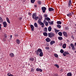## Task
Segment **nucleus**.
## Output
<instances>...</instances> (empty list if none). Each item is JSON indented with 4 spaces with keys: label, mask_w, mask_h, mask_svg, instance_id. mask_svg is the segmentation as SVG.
Segmentation results:
<instances>
[{
    "label": "nucleus",
    "mask_w": 76,
    "mask_h": 76,
    "mask_svg": "<svg viewBox=\"0 0 76 76\" xmlns=\"http://www.w3.org/2000/svg\"><path fill=\"white\" fill-rule=\"evenodd\" d=\"M32 16L33 19H35V20H37L38 19V17L37 16V13H35L32 14Z\"/></svg>",
    "instance_id": "1"
},
{
    "label": "nucleus",
    "mask_w": 76,
    "mask_h": 76,
    "mask_svg": "<svg viewBox=\"0 0 76 76\" xmlns=\"http://www.w3.org/2000/svg\"><path fill=\"white\" fill-rule=\"evenodd\" d=\"M48 37H49V38H53V37H54L55 34L53 33L50 32L48 33Z\"/></svg>",
    "instance_id": "2"
},
{
    "label": "nucleus",
    "mask_w": 76,
    "mask_h": 76,
    "mask_svg": "<svg viewBox=\"0 0 76 76\" xmlns=\"http://www.w3.org/2000/svg\"><path fill=\"white\" fill-rule=\"evenodd\" d=\"M42 52V50L40 48H38L37 50L36 51V53L37 55L39 56V53Z\"/></svg>",
    "instance_id": "3"
},
{
    "label": "nucleus",
    "mask_w": 76,
    "mask_h": 76,
    "mask_svg": "<svg viewBox=\"0 0 76 76\" xmlns=\"http://www.w3.org/2000/svg\"><path fill=\"white\" fill-rule=\"evenodd\" d=\"M39 23L40 25H42V28H44V26H45V25H44V23L42 22L41 21H39Z\"/></svg>",
    "instance_id": "4"
},
{
    "label": "nucleus",
    "mask_w": 76,
    "mask_h": 76,
    "mask_svg": "<svg viewBox=\"0 0 76 76\" xmlns=\"http://www.w3.org/2000/svg\"><path fill=\"white\" fill-rule=\"evenodd\" d=\"M42 10V11L43 13H45V11L47 10V8L45 7H43L41 8Z\"/></svg>",
    "instance_id": "5"
},
{
    "label": "nucleus",
    "mask_w": 76,
    "mask_h": 76,
    "mask_svg": "<svg viewBox=\"0 0 76 76\" xmlns=\"http://www.w3.org/2000/svg\"><path fill=\"white\" fill-rule=\"evenodd\" d=\"M43 23L45 24V25L46 26H48V22L47 21V20H43Z\"/></svg>",
    "instance_id": "6"
},
{
    "label": "nucleus",
    "mask_w": 76,
    "mask_h": 76,
    "mask_svg": "<svg viewBox=\"0 0 76 76\" xmlns=\"http://www.w3.org/2000/svg\"><path fill=\"white\" fill-rule=\"evenodd\" d=\"M71 47L72 48V49L73 50H75L76 49H75V45L73 44H71L70 45Z\"/></svg>",
    "instance_id": "7"
},
{
    "label": "nucleus",
    "mask_w": 76,
    "mask_h": 76,
    "mask_svg": "<svg viewBox=\"0 0 76 76\" xmlns=\"http://www.w3.org/2000/svg\"><path fill=\"white\" fill-rule=\"evenodd\" d=\"M36 70L37 72H42V69L40 68H37L36 69Z\"/></svg>",
    "instance_id": "8"
},
{
    "label": "nucleus",
    "mask_w": 76,
    "mask_h": 76,
    "mask_svg": "<svg viewBox=\"0 0 76 76\" xmlns=\"http://www.w3.org/2000/svg\"><path fill=\"white\" fill-rule=\"evenodd\" d=\"M3 24L4 25V27L5 28H6V27H7V23H6V21L3 22Z\"/></svg>",
    "instance_id": "9"
},
{
    "label": "nucleus",
    "mask_w": 76,
    "mask_h": 76,
    "mask_svg": "<svg viewBox=\"0 0 76 76\" xmlns=\"http://www.w3.org/2000/svg\"><path fill=\"white\" fill-rule=\"evenodd\" d=\"M30 28H31V29L32 31H34V26L32 25H30Z\"/></svg>",
    "instance_id": "10"
},
{
    "label": "nucleus",
    "mask_w": 76,
    "mask_h": 76,
    "mask_svg": "<svg viewBox=\"0 0 76 76\" xmlns=\"http://www.w3.org/2000/svg\"><path fill=\"white\" fill-rule=\"evenodd\" d=\"M63 56H66V54H69V52H67V51H65V52H64L63 54Z\"/></svg>",
    "instance_id": "11"
},
{
    "label": "nucleus",
    "mask_w": 76,
    "mask_h": 76,
    "mask_svg": "<svg viewBox=\"0 0 76 76\" xmlns=\"http://www.w3.org/2000/svg\"><path fill=\"white\" fill-rule=\"evenodd\" d=\"M45 40L47 42H50V41H51V39L48 37H47L46 39Z\"/></svg>",
    "instance_id": "12"
},
{
    "label": "nucleus",
    "mask_w": 76,
    "mask_h": 76,
    "mask_svg": "<svg viewBox=\"0 0 76 76\" xmlns=\"http://www.w3.org/2000/svg\"><path fill=\"white\" fill-rule=\"evenodd\" d=\"M48 10L49 12H52V11H54V9L51 7L49 8Z\"/></svg>",
    "instance_id": "13"
},
{
    "label": "nucleus",
    "mask_w": 76,
    "mask_h": 76,
    "mask_svg": "<svg viewBox=\"0 0 76 76\" xmlns=\"http://www.w3.org/2000/svg\"><path fill=\"white\" fill-rule=\"evenodd\" d=\"M16 42L17 44H20V40L18 39H17L16 40Z\"/></svg>",
    "instance_id": "14"
},
{
    "label": "nucleus",
    "mask_w": 76,
    "mask_h": 76,
    "mask_svg": "<svg viewBox=\"0 0 76 76\" xmlns=\"http://www.w3.org/2000/svg\"><path fill=\"white\" fill-rule=\"evenodd\" d=\"M29 60L31 61H34V58H29Z\"/></svg>",
    "instance_id": "15"
},
{
    "label": "nucleus",
    "mask_w": 76,
    "mask_h": 76,
    "mask_svg": "<svg viewBox=\"0 0 76 76\" xmlns=\"http://www.w3.org/2000/svg\"><path fill=\"white\" fill-rule=\"evenodd\" d=\"M63 35H64L65 37H67V32H66L65 31H64L63 32Z\"/></svg>",
    "instance_id": "16"
},
{
    "label": "nucleus",
    "mask_w": 76,
    "mask_h": 76,
    "mask_svg": "<svg viewBox=\"0 0 76 76\" xmlns=\"http://www.w3.org/2000/svg\"><path fill=\"white\" fill-rule=\"evenodd\" d=\"M52 29V28H51V26H49V27H48V30L49 32H51Z\"/></svg>",
    "instance_id": "17"
},
{
    "label": "nucleus",
    "mask_w": 76,
    "mask_h": 76,
    "mask_svg": "<svg viewBox=\"0 0 76 76\" xmlns=\"http://www.w3.org/2000/svg\"><path fill=\"white\" fill-rule=\"evenodd\" d=\"M10 56L11 57H14V56H15V55L14 54L11 53L10 54Z\"/></svg>",
    "instance_id": "18"
},
{
    "label": "nucleus",
    "mask_w": 76,
    "mask_h": 76,
    "mask_svg": "<svg viewBox=\"0 0 76 76\" xmlns=\"http://www.w3.org/2000/svg\"><path fill=\"white\" fill-rule=\"evenodd\" d=\"M43 35L45 36V37H48V34L46 32H44L43 33Z\"/></svg>",
    "instance_id": "19"
},
{
    "label": "nucleus",
    "mask_w": 76,
    "mask_h": 76,
    "mask_svg": "<svg viewBox=\"0 0 76 76\" xmlns=\"http://www.w3.org/2000/svg\"><path fill=\"white\" fill-rule=\"evenodd\" d=\"M72 72H69L67 74L66 76H72Z\"/></svg>",
    "instance_id": "20"
},
{
    "label": "nucleus",
    "mask_w": 76,
    "mask_h": 76,
    "mask_svg": "<svg viewBox=\"0 0 76 76\" xmlns=\"http://www.w3.org/2000/svg\"><path fill=\"white\" fill-rule=\"evenodd\" d=\"M55 41H51L50 42V45H53V44H54L55 43Z\"/></svg>",
    "instance_id": "21"
},
{
    "label": "nucleus",
    "mask_w": 76,
    "mask_h": 76,
    "mask_svg": "<svg viewBox=\"0 0 76 76\" xmlns=\"http://www.w3.org/2000/svg\"><path fill=\"white\" fill-rule=\"evenodd\" d=\"M45 20H47L48 21H50L51 20V19H50V18L48 17L45 18Z\"/></svg>",
    "instance_id": "22"
},
{
    "label": "nucleus",
    "mask_w": 76,
    "mask_h": 76,
    "mask_svg": "<svg viewBox=\"0 0 76 76\" xmlns=\"http://www.w3.org/2000/svg\"><path fill=\"white\" fill-rule=\"evenodd\" d=\"M39 56L40 57H42L43 56V52H42L39 53Z\"/></svg>",
    "instance_id": "23"
},
{
    "label": "nucleus",
    "mask_w": 76,
    "mask_h": 76,
    "mask_svg": "<svg viewBox=\"0 0 76 76\" xmlns=\"http://www.w3.org/2000/svg\"><path fill=\"white\" fill-rule=\"evenodd\" d=\"M67 16H68V17H69V16H72V13H71L69 12V14H68L66 15Z\"/></svg>",
    "instance_id": "24"
},
{
    "label": "nucleus",
    "mask_w": 76,
    "mask_h": 76,
    "mask_svg": "<svg viewBox=\"0 0 76 76\" xmlns=\"http://www.w3.org/2000/svg\"><path fill=\"white\" fill-rule=\"evenodd\" d=\"M6 19L7 21L9 23H10V20H9V19L8 18H6Z\"/></svg>",
    "instance_id": "25"
},
{
    "label": "nucleus",
    "mask_w": 76,
    "mask_h": 76,
    "mask_svg": "<svg viewBox=\"0 0 76 76\" xmlns=\"http://www.w3.org/2000/svg\"><path fill=\"white\" fill-rule=\"evenodd\" d=\"M62 47L63 48H66V44L65 43L64 44Z\"/></svg>",
    "instance_id": "26"
},
{
    "label": "nucleus",
    "mask_w": 76,
    "mask_h": 76,
    "mask_svg": "<svg viewBox=\"0 0 76 76\" xmlns=\"http://www.w3.org/2000/svg\"><path fill=\"white\" fill-rule=\"evenodd\" d=\"M54 66H55V67H57L58 69L59 68V65L58 64H55Z\"/></svg>",
    "instance_id": "27"
},
{
    "label": "nucleus",
    "mask_w": 76,
    "mask_h": 76,
    "mask_svg": "<svg viewBox=\"0 0 76 76\" xmlns=\"http://www.w3.org/2000/svg\"><path fill=\"white\" fill-rule=\"evenodd\" d=\"M63 34L61 32H59L58 33V35H59V36H62V34Z\"/></svg>",
    "instance_id": "28"
},
{
    "label": "nucleus",
    "mask_w": 76,
    "mask_h": 76,
    "mask_svg": "<svg viewBox=\"0 0 76 76\" xmlns=\"http://www.w3.org/2000/svg\"><path fill=\"white\" fill-rule=\"evenodd\" d=\"M34 25L36 28H38V24H37V23H34Z\"/></svg>",
    "instance_id": "29"
},
{
    "label": "nucleus",
    "mask_w": 76,
    "mask_h": 76,
    "mask_svg": "<svg viewBox=\"0 0 76 76\" xmlns=\"http://www.w3.org/2000/svg\"><path fill=\"white\" fill-rule=\"evenodd\" d=\"M7 76H14V75L12 74H10V73H8L7 74Z\"/></svg>",
    "instance_id": "30"
},
{
    "label": "nucleus",
    "mask_w": 76,
    "mask_h": 76,
    "mask_svg": "<svg viewBox=\"0 0 76 76\" xmlns=\"http://www.w3.org/2000/svg\"><path fill=\"white\" fill-rule=\"evenodd\" d=\"M57 24H59V25H61V22L60 21H58L57 22Z\"/></svg>",
    "instance_id": "31"
},
{
    "label": "nucleus",
    "mask_w": 76,
    "mask_h": 76,
    "mask_svg": "<svg viewBox=\"0 0 76 76\" xmlns=\"http://www.w3.org/2000/svg\"><path fill=\"white\" fill-rule=\"evenodd\" d=\"M58 39L59 40H61L62 39H63V37H58Z\"/></svg>",
    "instance_id": "32"
},
{
    "label": "nucleus",
    "mask_w": 76,
    "mask_h": 76,
    "mask_svg": "<svg viewBox=\"0 0 76 76\" xmlns=\"http://www.w3.org/2000/svg\"><path fill=\"white\" fill-rule=\"evenodd\" d=\"M54 56L55 57H56V58H58V56L56 54H54Z\"/></svg>",
    "instance_id": "33"
},
{
    "label": "nucleus",
    "mask_w": 76,
    "mask_h": 76,
    "mask_svg": "<svg viewBox=\"0 0 76 76\" xmlns=\"http://www.w3.org/2000/svg\"><path fill=\"white\" fill-rule=\"evenodd\" d=\"M57 27L58 28H61V26L60 25H57Z\"/></svg>",
    "instance_id": "34"
},
{
    "label": "nucleus",
    "mask_w": 76,
    "mask_h": 76,
    "mask_svg": "<svg viewBox=\"0 0 76 76\" xmlns=\"http://www.w3.org/2000/svg\"><path fill=\"white\" fill-rule=\"evenodd\" d=\"M0 23H1V22H3V19L1 17L0 18Z\"/></svg>",
    "instance_id": "35"
},
{
    "label": "nucleus",
    "mask_w": 76,
    "mask_h": 76,
    "mask_svg": "<svg viewBox=\"0 0 76 76\" xmlns=\"http://www.w3.org/2000/svg\"><path fill=\"white\" fill-rule=\"evenodd\" d=\"M60 52L61 53H64V50L62 49H61Z\"/></svg>",
    "instance_id": "36"
},
{
    "label": "nucleus",
    "mask_w": 76,
    "mask_h": 76,
    "mask_svg": "<svg viewBox=\"0 0 76 76\" xmlns=\"http://www.w3.org/2000/svg\"><path fill=\"white\" fill-rule=\"evenodd\" d=\"M31 1L32 3H34V2L35 1V0H31Z\"/></svg>",
    "instance_id": "37"
},
{
    "label": "nucleus",
    "mask_w": 76,
    "mask_h": 76,
    "mask_svg": "<svg viewBox=\"0 0 76 76\" xmlns=\"http://www.w3.org/2000/svg\"><path fill=\"white\" fill-rule=\"evenodd\" d=\"M44 31L45 32H47V28L45 27V30Z\"/></svg>",
    "instance_id": "38"
},
{
    "label": "nucleus",
    "mask_w": 76,
    "mask_h": 76,
    "mask_svg": "<svg viewBox=\"0 0 76 76\" xmlns=\"http://www.w3.org/2000/svg\"><path fill=\"white\" fill-rule=\"evenodd\" d=\"M4 37H5V38H9V37H7L6 34H5L4 35Z\"/></svg>",
    "instance_id": "39"
},
{
    "label": "nucleus",
    "mask_w": 76,
    "mask_h": 76,
    "mask_svg": "<svg viewBox=\"0 0 76 76\" xmlns=\"http://www.w3.org/2000/svg\"><path fill=\"white\" fill-rule=\"evenodd\" d=\"M49 24H50V25H53V24H54L53 21L50 22Z\"/></svg>",
    "instance_id": "40"
},
{
    "label": "nucleus",
    "mask_w": 76,
    "mask_h": 76,
    "mask_svg": "<svg viewBox=\"0 0 76 76\" xmlns=\"http://www.w3.org/2000/svg\"><path fill=\"white\" fill-rule=\"evenodd\" d=\"M31 72H34V68H32L31 70Z\"/></svg>",
    "instance_id": "41"
},
{
    "label": "nucleus",
    "mask_w": 76,
    "mask_h": 76,
    "mask_svg": "<svg viewBox=\"0 0 76 76\" xmlns=\"http://www.w3.org/2000/svg\"><path fill=\"white\" fill-rule=\"evenodd\" d=\"M68 7L70 8V7H71V4H68Z\"/></svg>",
    "instance_id": "42"
},
{
    "label": "nucleus",
    "mask_w": 76,
    "mask_h": 76,
    "mask_svg": "<svg viewBox=\"0 0 76 76\" xmlns=\"http://www.w3.org/2000/svg\"><path fill=\"white\" fill-rule=\"evenodd\" d=\"M45 49H46V50H49L50 49V48H49V47H46L45 48Z\"/></svg>",
    "instance_id": "43"
},
{
    "label": "nucleus",
    "mask_w": 76,
    "mask_h": 76,
    "mask_svg": "<svg viewBox=\"0 0 76 76\" xmlns=\"http://www.w3.org/2000/svg\"><path fill=\"white\" fill-rule=\"evenodd\" d=\"M68 4H72V1H71V0L69 1Z\"/></svg>",
    "instance_id": "44"
},
{
    "label": "nucleus",
    "mask_w": 76,
    "mask_h": 76,
    "mask_svg": "<svg viewBox=\"0 0 76 76\" xmlns=\"http://www.w3.org/2000/svg\"><path fill=\"white\" fill-rule=\"evenodd\" d=\"M65 29L66 30H69V28H68V27H65Z\"/></svg>",
    "instance_id": "45"
},
{
    "label": "nucleus",
    "mask_w": 76,
    "mask_h": 76,
    "mask_svg": "<svg viewBox=\"0 0 76 76\" xmlns=\"http://www.w3.org/2000/svg\"><path fill=\"white\" fill-rule=\"evenodd\" d=\"M38 4H40V5H41V1H39L38 2Z\"/></svg>",
    "instance_id": "46"
},
{
    "label": "nucleus",
    "mask_w": 76,
    "mask_h": 76,
    "mask_svg": "<svg viewBox=\"0 0 76 76\" xmlns=\"http://www.w3.org/2000/svg\"><path fill=\"white\" fill-rule=\"evenodd\" d=\"M44 17H45V18H47V17H48V15H47V14H45L44 15Z\"/></svg>",
    "instance_id": "47"
},
{
    "label": "nucleus",
    "mask_w": 76,
    "mask_h": 76,
    "mask_svg": "<svg viewBox=\"0 0 76 76\" xmlns=\"http://www.w3.org/2000/svg\"><path fill=\"white\" fill-rule=\"evenodd\" d=\"M22 17H20L19 18V20H22Z\"/></svg>",
    "instance_id": "48"
},
{
    "label": "nucleus",
    "mask_w": 76,
    "mask_h": 76,
    "mask_svg": "<svg viewBox=\"0 0 76 76\" xmlns=\"http://www.w3.org/2000/svg\"><path fill=\"white\" fill-rule=\"evenodd\" d=\"M60 30H55V32H58V31H59Z\"/></svg>",
    "instance_id": "49"
},
{
    "label": "nucleus",
    "mask_w": 76,
    "mask_h": 76,
    "mask_svg": "<svg viewBox=\"0 0 76 76\" xmlns=\"http://www.w3.org/2000/svg\"><path fill=\"white\" fill-rule=\"evenodd\" d=\"M1 29V24H0V30Z\"/></svg>",
    "instance_id": "50"
},
{
    "label": "nucleus",
    "mask_w": 76,
    "mask_h": 76,
    "mask_svg": "<svg viewBox=\"0 0 76 76\" xmlns=\"http://www.w3.org/2000/svg\"><path fill=\"white\" fill-rule=\"evenodd\" d=\"M15 37H18V34H15Z\"/></svg>",
    "instance_id": "51"
},
{
    "label": "nucleus",
    "mask_w": 76,
    "mask_h": 76,
    "mask_svg": "<svg viewBox=\"0 0 76 76\" xmlns=\"http://www.w3.org/2000/svg\"><path fill=\"white\" fill-rule=\"evenodd\" d=\"M53 76H58V74H55Z\"/></svg>",
    "instance_id": "52"
},
{
    "label": "nucleus",
    "mask_w": 76,
    "mask_h": 76,
    "mask_svg": "<svg viewBox=\"0 0 76 76\" xmlns=\"http://www.w3.org/2000/svg\"><path fill=\"white\" fill-rule=\"evenodd\" d=\"M60 72H63V69H60Z\"/></svg>",
    "instance_id": "53"
},
{
    "label": "nucleus",
    "mask_w": 76,
    "mask_h": 76,
    "mask_svg": "<svg viewBox=\"0 0 76 76\" xmlns=\"http://www.w3.org/2000/svg\"><path fill=\"white\" fill-rule=\"evenodd\" d=\"M3 40H4V41H6V39H5V38H4L3 39Z\"/></svg>",
    "instance_id": "54"
},
{
    "label": "nucleus",
    "mask_w": 76,
    "mask_h": 76,
    "mask_svg": "<svg viewBox=\"0 0 76 76\" xmlns=\"http://www.w3.org/2000/svg\"><path fill=\"white\" fill-rule=\"evenodd\" d=\"M72 15H74L75 13H74V12H72Z\"/></svg>",
    "instance_id": "55"
},
{
    "label": "nucleus",
    "mask_w": 76,
    "mask_h": 76,
    "mask_svg": "<svg viewBox=\"0 0 76 76\" xmlns=\"http://www.w3.org/2000/svg\"><path fill=\"white\" fill-rule=\"evenodd\" d=\"M12 35H10V38L11 39H12Z\"/></svg>",
    "instance_id": "56"
},
{
    "label": "nucleus",
    "mask_w": 76,
    "mask_h": 76,
    "mask_svg": "<svg viewBox=\"0 0 76 76\" xmlns=\"http://www.w3.org/2000/svg\"><path fill=\"white\" fill-rule=\"evenodd\" d=\"M34 6L35 7H37V5H35Z\"/></svg>",
    "instance_id": "57"
},
{
    "label": "nucleus",
    "mask_w": 76,
    "mask_h": 76,
    "mask_svg": "<svg viewBox=\"0 0 76 76\" xmlns=\"http://www.w3.org/2000/svg\"><path fill=\"white\" fill-rule=\"evenodd\" d=\"M48 23L50 24L51 22L50 21H48Z\"/></svg>",
    "instance_id": "58"
},
{
    "label": "nucleus",
    "mask_w": 76,
    "mask_h": 76,
    "mask_svg": "<svg viewBox=\"0 0 76 76\" xmlns=\"http://www.w3.org/2000/svg\"><path fill=\"white\" fill-rule=\"evenodd\" d=\"M28 14L29 15H31V13L30 12H28Z\"/></svg>",
    "instance_id": "59"
},
{
    "label": "nucleus",
    "mask_w": 76,
    "mask_h": 76,
    "mask_svg": "<svg viewBox=\"0 0 76 76\" xmlns=\"http://www.w3.org/2000/svg\"><path fill=\"white\" fill-rule=\"evenodd\" d=\"M69 49H70L71 48L70 46L69 47Z\"/></svg>",
    "instance_id": "60"
},
{
    "label": "nucleus",
    "mask_w": 76,
    "mask_h": 76,
    "mask_svg": "<svg viewBox=\"0 0 76 76\" xmlns=\"http://www.w3.org/2000/svg\"><path fill=\"white\" fill-rule=\"evenodd\" d=\"M23 0H21V1H23Z\"/></svg>",
    "instance_id": "61"
},
{
    "label": "nucleus",
    "mask_w": 76,
    "mask_h": 76,
    "mask_svg": "<svg viewBox=\"0 0 76 76\" xmlns=\"http://www.w3.org/2000/svg\"><path fill=\"white\" fill-rule=\"evenodd\" d=\"M1 7V6L0 5V8Z\"/></svg>",
    "instance_id": "62"
},
{
    "label": "nucleus",
    "mask_w": 76,
    "mask_h": 76,
    "mask_svg": "<svg viewBox=\"0 0 76 76\" xmlns=\"http://www.w3.org/2000/svg\"><path fill=\"white\" fill-rule=\"evenodd\" d=\"M75 26H76V24H75Z\"/></svg>",
    "instance_id": "63"
},
{
    "label": "nucleus",
    "mask_w": 76,
    "mask_h": 76,
    "mask_svg": "<svg viewBox=\"0 0 76 76\" xmlns=\"http://www.w3.org/2000/svg\"><path fill=\"white\" fill-rule=\"evenodd\" d=\"M0 18H1V17H0Z\"/></svg>",
    "instance_id": "64"
}]
</instances>
